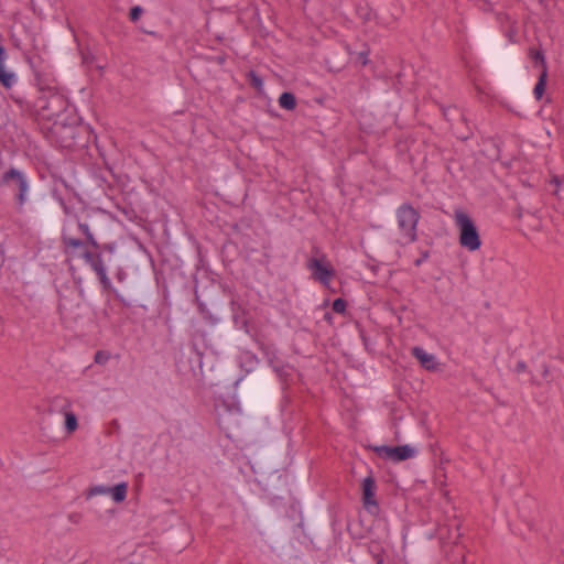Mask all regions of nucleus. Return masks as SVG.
<instances>
[{
  "label": "nucleus",
  "mask_w": 564,
  "mask_h": 564,
  "mask_svg": "<svg viewBox=\"0 0 564 564\" xmlns=\"http://www.w3.org/2000/svg\"><path fill=\"white\" fill-rule=\"evenodd\" d=\"M411 354L420 361L421 366L426 370H435L437 368V361L435 356L426 352L422 347H413L411 349Z\"/></svg>",
  "instance_id": "obj_11"
},
{
  "label": "nucleus",
  "mask_w": 564,
  "mask_h": 564,
  "mask_svg": "<svg viewBox=\"0 0 564 564\" xmlns=\"http://www.w3.org/2000/svg\"><path fill=\"white\" fill-rule=\"evenodd\" d=\"M36 106L39 116L53 122L54 131L64 127L63 117L68 109V100L62 94L48 91L37 99Z\"/></svg>",
  "instance_id": "obj_2"
},
{
  "label": "nucleus",
  "mask_w": 564,
  "mask_h": 564,
  "mask_svg": "<svg viewBox=\"0 0 564 564\" xmlns=\"http://www.w3.org/2000/svg\"><path fill=\"white\" fill-rule=\"evenodd\" d=\"M99 253L100 252L98 251V249H94V251H90L86 248L79 256L85 260V262L89 267H91V263H94L95 259Z\"/></svg>",
  "instance_id": "obj_19"
},
{
  "label": "nucleus",
  "mask_w": 564,
  "mask_h": 564,
  "mask_svg": "<svg viewBox=\"0 0 564 564\" xmlns=\"http://www.w3.org/2000/svg\"><path fill=\"white\" fill-rule=\"evenodd\" d=\"M143 13V9L140 6L132 7L129 12V18L132 22H135L140 19Z\"/></svg>",
  "instance_id": "obj_22"
},
{
  "label": "nucleus",
  "mask_w": 564,
  "mask_h": 564,
  "mask_svg": "<svg viewBox=\"0 0 564 564\" xmlns=\"http://www.w3.org/2000/svg\"><path fill=\"white\" fill-rule=\"evenodd\" d=\"M75 219L77 221L78 231L85 236V240H87L89 246L93 249H99L100 246H99L98 241L96 240L94 234L91 232L88 224L82 223L77 217H75Z\"/></svg>",
  "instance_id": "obj_14"
},
{
  "label": "nucleus",
  "mask_w": 564,
  "mask_h": 564,
  "mask_svg": "<svg viewBox=\"0 0 564 564\" xmlns=\"http://www.w3.org/2000/svg\"><path fill=\"white\" fill-rule=\"evenodd\" d=\"M377 485L375 478L370 475L362 480V501L365 508L370 513H376L379 510V505L376 500Z\"/></svg>",
  "instance_id": "obj_9"
},
{
  "label": "nucleus",
  "mask_w": 564,
  "mask_h": 564,
  "mask_svg": "<svg viewBox=\"0 0 564 564\" xmlns=\"http://www.w3.org/2000/svg\"><path fill=\"white\" fill-rule=\"evenodd\" d=\"M110 492V487H105V486H94L89 489L88 491V497H93V496H96V495H105V494H109Z\"/></svg>",
  "instance_id": "obj_21"
},
{
  "label": "nucleus",
  "mask_w": 564,
  "mask_h": 564,
  "mask_svg": "<svg viewBox=\"0 0 564 564\" xmlns=\"http://www.w3.org/2000/svg\"><path fill=\"white\" fill-rule=\"evenodd\" d=\"M70 226H72L70 221H66L64 224L63 229H62L61 240H62V245L64 248V252L68 257L75 258V257H79V254L77 253V250L84 251L87 248V246H89V243L87 242V240H82V239L74 237Z\"/></svg>",
  "instance_id": "obj_5"
},
{
  "label": "nucleus",
  "mask_w": 564,
  "mask_h": 564,
  "mask_svg": "<svg viewBox=\"0 0 564 564\" xmlns=\"http://www.w3.org/2000/svg\"><path fill=\"white\" fill-rule=\"evenodd\" d=\"M116 279L118 282L122 283L127 279V272L122 268H119L116 272Z\"/></svg>",
  "instance_id": "obj_27"
},
{
  "label": "nucleus",
  "mask_w": 564,
  "mask_h": 564,
  "mask_svg": "<svg viewBox=\"0 0 564 564\" xmlns=\"http://www.w3.org/2000/svg\"><path fill=\"white\" fill-rule=\"evenodd\" d=\"M104 249H107V250H109V251H112V250H113V247H112V246H110V245H106V246H104Z\"/></svg>",
  "instance_id": "obj_33"
},
{
  "label": "nucleus",
  "mask_w": 564,
  "mask_h": 564,
  "mask_svg": "<svg viewBox=\"0 0 564 564\" xmlns=\"http://www.w3.org/2000/svg\"><path fill=\"white\" fill-rule=\"evenodd\" d=\"M109 494L111 495L112 499L116 502L123 501L127 497V484L121 482V484L116 485L115 487H110Z\"/></svg>",
  "instance_id": "obj_16"
},
{
  "label": "nucleus",
  "mask_w": 564,
  "mask_h": 564,
  "mask_svg": "<svg viewBox=\"0 0 564 564\" xmlns=\"http://www.w3.org/2000/svg\"><path fill=\"white\" fill-rule=\"evenodd\" d=\"M368 56H369V51H361L358 53L357 55V59L361 63V65H367L369 59H368Z\"/></svg>",
  "instance_id": "obj_26"
},
{
  "label": "nucleus",
  "mask_w": 564,
  "mask_h": 564,
  "mask_svg": "<svg viewBox=\"0 0 564 564\" xmlns=\"http://www.w3.org/2000/svg\"><path fill=\"white\" fill-rule=\"evenodd\" d=\"M541 376H542V379H543L545 382H547V383H550V382L553 380V378H552V376H551L550 367H549L547 365H545V364H543V365H542V372H541Z\"/></svg>",
  "instance_id": "obj_24"
},
{
  "label": "nucleus",
  "mask_w": 564,
  "mask_h": 564,
  "mask_svg": "<svg viewBox=\"0 0 564 564\" xmlns=\"http://www.w3.org/2000/svg\"><path fill=\"white\" fill-rule=\"evenodd\" d=\"M377 563H378V564H382V563H383V558H382V556H381V555H379V554L377 555Z\"/></svg>",
  "instance_id": "obj_31"
},
{
  "label": "nucleus",
  "mask_w": 564,
  "mask_h": 564,
  "mask_svg": "<svg viewBox=\"0 0 564 564\" xmlns=\"http://www.w3.org/2000/svg\"><path fill=\"white\" fill-rule=\"evenodd\" d=\"M547 84V69H541L538 82L533 88V95L536 100H541L545 94Z\"/></svg>",
  "instance_id": "obj_13"
},
{
  "label": "nucleus",
  "mask_w": 564,
  "mask_h": 564,
  "mask_svg": "<svg viewBox=\"0 0 564 564\" xmlns=\"http://www.w3.org/2000/svg\"><path fill=\"white\" fill-rule=\"evenodd\" d=\"M530 57L535 65H539L541 69H547L544 53L541 50H530Z\"/></svg>",
  "instance_id": "obj_17"
},
{
  "label": "nucleus",
  "mask_w": 564,
  "mask_h": 564,
  "mask_svg": "<svg viewBox=\"0 0 564 564\" xmlns=\"http://www.w3.org/2000/svg\"><path fill=\"white\" fill-rule=\"evenodd\" d=\"M90 268L96 273L102 289L108 292H110V291L113 292L116 295V299L128 306L129 303H127L124 301V299L112 288L111 281L107 275L106 264H105V260H104L101 253H99L97 256L94 263H91Z\"/></svg>",
  "instance_id": "obj_8"
},
{
  "label": "nucleus",
  "mask_w": 564,
  "mask_h": 564,
  "mask_svg": "<svg viewBox=\"0 0 564 564\" xmlns=\"http://www.w3.org/2000/svg\"><path fill=\"white\" fill-rule=\"evenodd\" d=\"M561 178L557 176V175H554L551 180H550V185H554L555 186V189L553 191L554 194L557 193L558 191V186L561 184Z\"/></svg>",
  "instance_id": "obj_28"
},
{
  "label": "nucleus",
  "mask_w": 564,
  "mask_h": 564,
  "mask_svg": "<svg viewBox=\"0 0 564 564\" xmlns=\"http://www.w3.org/2000/svg\"><path fill=\"white\" fill-rule=\"evenodd\" d=\"M513 216L520 220L522 218L525 219V223L520 225L521 231H524L525 229L539 230L541 227V220L539 217H536L534 214L530 212H525L523 214L522 209L519 206L514 208Z\"/></svg>",
  "instance_id": "obj_10"
},
{
  "label": "nucleus",
  "mask_w": 564,
  "mask_h": 564,
  "mask_svg": "<svg viewBox=\"0 0 564 564\" xmlns=\"http://www.w3.org/2000/svg\"><path fill=\"white\" fill-rule=\"evenodd\" d=\"M373 451L378 454L379 457L389 459L392 462H402L409 458L414 457L415 449L410 445H400V446H376Z\"/></svg>",
  "instance_id": "obj_7"
},
{
  "label": "nucleus",
  "mask_w": 564,
  "mask_h": 564,
  "mask_svg": "<svg viewBox=\"0 0 564 564\" xmlns=\"http://www.w3.org/2000/svg\"><path fill=\"white\" fill-rule=\"evenodd\" d=\"M347 302L344 299H336L333 302L332 308L335 313L344 314L346 312Z\"/></svg>",
  "instance_id": "obj_20"
},
{
  "label": "nucleus",
  "mask_w": 564,
  "mask_h": 564,
  "mask_svg": "<svg viewBox=\"0 0 564 564\" xmlns=\"http://www.w3.org/2000/svg\"><path fill=\"white\" fill-rule=\"evenodd\" d=\"M59 202H61L62 206L64 207L65 212H67V207H66L64 200L62 198H59Z\"/></svg>",
  "instance_id": "obj_34"
},
{
  "label": "nucleus",
  "mask_w": 564,
  "mask_h": 564,
  "mask_svg": "<svg viewBox=\"0 0 564 564\" xmlns=\"http://www.w3.org/2000/svg\"><path fill=\"white\" fill-rule=\"evenodd\" d=\"M0 187H4L13 196L14 205L18 212H22L24 205L29 200V193L31 189V182L28 175L11 166L6 170L0 176Z\"/></svg>",
  "instance_id": "obj_1"
},
{
  "label": "nucleus",
  "mask_w": 564,
  "mask_h": 564,
  "mask_svg": "<svg viewBox=\"0 0 564 564\" xmlns=\"http://www.w3.org/2000/svg\"><path fill=\"white\" fill-rule=\"evenodd\" d=\"M421 263H422V260H420V259H417V260L415 261V265H420Z\"/></svg>",
  "instance_id": "obj_35"
},
{
  "label": "nucleus",
  "mask_w": 564,
  "mask_h": 564,
  "mask_svg": "<svg viewBox=\"0 0 564 564\" xmlns=\"http://www.w3.org/2000/svg\"><path fill=\"white\" fill-rule=\"evenodd\" d=\"M93 59H94V56H91V55H84L83 56V61L86 64L90 63Z\"/></svg>",
  "instance_id": "obj_30"
},
{
  "label": "nucleus",
  "mask_w": 564,
  "mask_h": 564,
  "mask_svg": "<svg viewBox=\"0 0 564 564\" xmlns=\"http://www.w3.org/2000/svg\"><path fill=\"white\" fill-rule=\"evenodd\" d=\"M144 32L148 33V34H151V35L155 34V32H153V31H144Z\"/></svg>",
  "instance_id": "obj_36"
},
{
  "label": "nucleus",
  "mask_w": 564,
  "mask_h": 564,
  "mask_svg": "<svg viewBox=\"0 0 564 564\" xmlns=\"http://www.w3.org/2000/svg\"><path fill=\"white\" fill-rule=\"evenodd\" d=\"M78 427L77 416L73 412L65 413V429L68 433L74 432Z\"/></svg>",
  "instance_id": "obj_18"
},
{
  "label": "nucleus",
  "mask_w": 564,
  "mask_h": 564,
  "mask_svg": "<svg viewBox=\"0 0 564 564\" xmlns=\"http://www.w3.org/2000/svg\"><path fill=\"white\" fill-rule=\"evenodd\" d=\"M108 358L109 357L106 352L99 350L95 354L94 360L96 364L104 365L107 362Z\"/></svg>",
  "instance_id": "obj_25"
},
{
  "label": "nucleus",
  "mask_w": 564,
  "mask_h": 564,
  "mask_svg": "<svg viewBox=\"0 0 564 564\" xmlns=\"http://www.w3.org/2000/svg\"><path fill=\"white\" fill-rule=\"evenodd\" d=\"M527 370V364L522 360L518 361L514 368V371L520 373Z\"/></svg>",
  "instance_id": "obj_29"
},
{
  "label": "nucleus",
  "mask_w": 564,
  "mask_h": 564,
  "mask_svg": "<svg viewBox=\"0 0 564 564\" xmlns=\"http://www.w3.org/2000/svg\"><path fill=\"white\" fill-rule=\"evenodd\" d=\"M453 219L459 231V245L468 251L478 250L481 246V239L470 216L464 209L456 208Z\"/></svg>",
  "instance_id": "obj_3"
},
{
  "label": "nucleus",
  "mask_w": 564,
  "mask_h": 564,
  "mask_svg": "<svg viewBox=\"0 0 564 564\" xmlns=\"http://www.w3.org/2000/svg\"><path fill=\"white\" fill-rule=\"evenodd\" d=\"M501 159H502L501 151H500V149H498V153L496 155V160H501Z\"/></svg>",
  "instance_id": "obj_32"
},
{
  "label": "nucleus",
  "mask_w": 564,
  "mask_h": 564,
  "mask_svg": "<svg viewBox=\"0 0 564 564\" xmlns=\"http://www.w3.org/2000/svg\"><path fill=\"white\" fill-rule=\"evenodd\" d=\"M249 78H250V84L254 87V88H261L262 87V79L261 77H259L253 70H251L249 73Z\"/></svg>",
  "instance_id": "obj_23"
},
{
  "label": "nucleus",
  "mask_w": 564,
  "mask_h": 564,
  "mask_svg": "<svg viewBox=\"0 0 564 564\" xmlns=\"http://www.w3.org/2000/svg\"><path fill=\"white\" fill-rule=\"evenodd\" d=\"M6 58L7 52L3 46H0V83L6 88H11L17 83V76L14 73L6 69Z\"/></svg>",
  "instance_id": "obj_12"
},
{
  "label": "nucleus",
  "mask_w": 564,
  "mask_h": 564,
  "mask_svg": "<svg viewBox=\"0 0 564 564\" xmlns=\"http://www.w3.org/2000/svg\"><path fill=\"white\" fill-rule=\"evenodd\" d=\"M307 268L313 272V278L325 285L329 283L330 279L335 274V271L332 264L326 260L325 254H322L321 258H311L307 262Z\"/></svg>",
  "instance_id": "obj_6"
},
{
  "label": "nucleus",
  "mask_w": 564,
  "mask_h": 564,
  "mask_svg": "<svg viewBox=\"0 0 564 564\" xmlns=\"http://www.w3.org/2000/svg\"><path fill=\"white\" fill-rule=\"evenodd\" d=\"M279 106L286 110H293L296 107V98L294 94L284 91L279 97Z\"/></svg>",
  "instance_id": "obj_15"
},
{
  "label": "nucleus",
  "mask_w": 564,
  "mask_h": 564,
  "mask_svg": "<svg viewBox=\"0 0 564 564\" xmlns=\"http://www.w3.org/2000/svg\"><path fill=\"white\" fill-rule=\"evenodd\" d=\"M398 228L402 238V243L408 245L417 239L416 227L420 220L419 212L411 204H402L397 213Z\"/></svg>",
  "instance_id": "obj_4"
},
{
  "label": "nucleus",
  "mask_w": 564,
  "mask_h": 564,
  "mask_svg": "<svg viewBox=\"0 0 564 564\" xmlns=\"http://www.w3.org/2000/svg\"><path fill=\"white\" fill-rule=\"evenodd\" d=\"M427 257H429V253H427V252H425V253L423 254V258H424V259H426Z\"/></svg>",
  "instance_id": "obj_37"
}]
</instances>
